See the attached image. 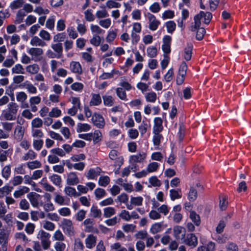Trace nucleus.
I'll return each instance as SVG.
<instances>
[{"mask_svg":"<svg viewBox=\"0 0 251 251\" xmlns=\"http://www.w3.org/2000/svg\"><path fill=\"white\" fill-rule=\"evenodd\" d=\"M211 18L212 15L208 12L200 11L194 16V22L191 24L189 29L191 31H197L196 37L198 40H201L205 33L204 28L201 27V21L207 25L210 23Z\"/></svg>","mask_w":251,"mask_h":251,"instance_id":"obj_1","label":"nucleus"},{"mask_svg":"<svg viewBox=\"0 0 251 251\" xmlns=\"http://www.w3.org/2000/svg\"><path fill=\"white\" fill-rule=\"evenodd\" d=\"M19 106L15 102H10L7 105L6 109L3 110L0 115L2 120L13 121L17 117Z\"/></svg>","mask_w":251,"mask_h":251,"instance_id":"obj_2","label":"nucleus"},{"mask_svg":"<svg viewBox=\"0 0 251 251\" xmlns=\"http://www.w3.org/2000/svg\"><path fill=\"white\" fill-rule=\"evenodd\" d=\"M27 52L31 56V59L35 62H37L42 59L43 50L39 48H28Z\"/></svg>","mask_w":251,"mask_h":251,"instance_id":"obj_3","label":"nucleus"},{"mask_svg":"<svg viewBox=\"0 0 251 251\" xmlns=\"http://www.w3.org/2000/svg\"><path fill=\"white\" fill-rule=\"evenodd\" d=\"M202 186L197 183L195 185L191 186L187 194V199L190 202H194L198 197V193L202 189Z\"/></svg>","mask_w":251,"mask_h":251,"instance_id":"obj_4","label":"nucleus"},{"mask_svg":"<svg viewBox=\"0 0 251 251\" xmlns=\"http://www.w3.org/2000/svg\"><path fill=\"white\" fill-rule=\"evenodd\" d=\"M61 227L64 232L68 236H72L74 235V228L71 220L63 219L61 221Z\"/></svg>","mask_w":251,"mask_h":251,"instance_id":"obj_5","label":"nucleus"},{"mask_svg":"<svg viewBox=\"0 0 251 251\" xmlns=\"http://www.w3.org/2000/svg\"><path fill=\"white\" fill-rule=\"evenodd\" d=\"M91 121L93 124L98 128H103L105 125L104 118L101 115L98 113L93 114Z\"/></svg>","mask_w":251,"mask_h":251,"instance_id":"obj_6","label":"nucleus"},{"mask_svg":"<svg viewBox=\"0 0 251 251\" xmlns=\"http://www.w3.org/2000/svg\"><path fill=\"white\" fill-rule=\"evenodd\" d=\"M109 158L114 161V165L120 168L123 164L124 158L119 155V152L115 150H112L109 153Z\"/></svg>","mask_w":251,"mask_h":251,"instance_id":"obj_7","label":"nucleus"},{"mask_svg":"<svg viewBox=\"0 0 251 251\" xmlns=\"http://www.w3.org/2000/svg\"><path fill=\"white\" fill-rule=\"evenodd\" d=\"M16 100L21 104L22 108H27L29 107V104L25 101L27 98V94L23 91L18 92L16 93Z\"/></svg>","mask_w":251,"mask_h":251,"instance_id":"obj_8","label":"nucleus"},{"mask_svg":"<svg viewBox=\"0 0 251 251\" xmlns=\"http://www.w3.org/2000/svg\"><path fill=\"white\" fill-rule=\"evenodd\" d=\"M147 17L149 20V28L152 31L156 30L160 23L155 16L151 13H148Z\"/></svg>","mask_w":251,"mask_h":251,"instance_id":"obj_9","label":"nucleus"},{"mask_svg":"<svg viewBox=\"0 0 251 251\" xmlns=\"http://www.w3.org/2000/svg\"><path fill=\"white\" fill-rule=\"evenodd\" d=\"M8 238V232L4 230H0V245L1 246L2 251H7Z\"/></svg>","mask_w":251,"mask_h":251,"instance_id":"obj_10","label":"nucleus"},{"mask_svg":"<svg viewBox=\"0 0 251 251\" xmlns=\"http://www.w3.org/2000/svg\"><path fill=\"white\" fill-rule=\"evenodd\" d=\"M171 37L169 35H165L163 38V44L162 49L164 52V54L167 55L171 51Z\"/></svg>","mask_w":251,"mask_h":251,"instance_id":"obj_11","label":"nucleus"},{"mask_svg":"<svg viewBox=\"0 0 251 251\" xmlns=\"http://www.w3.org/2000/svg\"><path fill=\"white\" fill-rule=\"evenodd\" d=\"M174 235L176 239L183 240L185 236V229L181 226H176L174 227Z\"/></svg>","mask_w":251,"mask_h":251,"instance_id":"obj_12","label":"nucleus"},{"mask_svg":"<svg viewBox=\"0 0 251 251\" xmlns=\"http://www.w3.org/2000/svg\"><path fill=\"white\" fill-rule=\"evenodd\" d=\"M24 133V128L21 125L17 126L13 132L14 139L17 141H21L23 138Z\"/></svg>","mask_w":251,"mask_h":251,"instance_id":"obj_13","label":"nucleus"},{"mask_svg":"<svg viewBox=\"0 0 251 251\" xmlns=\"http://www.w3.org/2000/svg\"><path fill=\"white\" fill-rule=\"evenodd\" d=\"M97 240V236L93 234L88 235L85 239L86 247L89 249L94 248L96 245Z\"/></svg>","mask_w":251,"mask_h":251,"instance_id":"obj_14","label":"nucleus"},{"mask_svg":"<svg viewBox=\"0 0 251 251\" xmlns=\"http://www.w3.org/2000/svg\"><path fill=\"white\" fill-rule=\"evenodd\" d=\"M147 154L144 152H141L135 155H131L129 159L130 163L133 164L143 161L146 158Z\"/></svg>","mask_w":251,"mask_h":251,"instance_id":"obj_15","label":"nucleus"},{"mask_svg":"<svg viewBox=\"0 0 251 251\" xmlns=\"http://www.w3.org/2000/svg\"><path fill=\"white\" fill-rule=\"evenodd\" d=\"M69 185H75L79 182V179L75 172H71L68 174L66 180Z\"/></svg>","mask_w":251,"mask_h":251,"instance_id":"obj_16","label":"nucleus"},{"mask_svg":"<svg viewBox=\"0 0 251 251\" xmlns=\"http://www.w3.org/2000/svg\"><path fill=\"white\" fill-rule=\"evenodd\" d=\"M69 69L70 71L75 74L80 75L82 73V68L81 64L77 61H72L70 62Z\"/></svg>","mask_w":251,"mask_h":251,"instance_id":"obj_17","label":"nucleus"},{"mask_svg":"<svg viewBox=\"0 0 251 251\" xmlns=\"http://www.w3.org/2000/svg\"><path fill=\"white\" fill-rule=\"evenodd\" d=\"M21 88L26 89L27 91L32 94H35L37 92V89L30 81L26 80L20 85Z\"/></svg>","mask_w":251,"mask_h":251,"instance_id":"obj_18","label":"nucleus"},{"mask_svg":"<svg viewBox=\"0 0 251 251\" xmlns=\"http://www.w3.org/2000/svg\"><path fill=\"white\" fill-rule=\"evenodd\" d=\"M185 244L194 248L198 244V240L197 237L194 234H188L186 239L183 240Z\"/></svg>","mask_w":251,"mask_h":251,"instance_id":"obj_19","label":"nucleus"},{"mask_svg":"<svg viewBox=\"0 0 251 251\" xmlns=\"http://www.w3.org/2000/svg\"><path fill=\"white\" fill-rule=\"evenodd\" d=\"M101 171V169L98 167L91 168L86 174V176L88 179H94L100 175Z\"/></svg>","mask_w":251,"mask_h":251,"instance_id":"obj_20","label":"nucleus"},{"mask_svg":"<svg viewBox=\"0 0 251 251\" xmlns=\"http://www.w3.org/2000/svg\"><path fill=\"white\" fill-rule=\"evenodd\" d=\"M91 96V98L89 101L90 106H99L101 104L102 100L99 94L92 93Z\"/></svg>","mask_w":251,"mask_h":251,"instance_id":"obj_21","label":"nucleus"},{"mask_svg":"<svg viewBox=\"0 0 251 251\" xmlns=\"http://www.w3.org/2000/svg\"><path fill=\"white\" fill-rule=\"evenodd\" d=\"M117 32L116 29L109 30L105 37L106 42L109 44H112L117 36Z\"/></svg>","mask_w":251,"mask_h":251,"instance_id":"obj_22","label":"nucleus"},{"mask_svg":"<svg viewBox=\"0 0 251 251\" xmlns=\"http://www.w3.org/2000/svg\"><path fill=\"white\" fill-rule=\"evenodd\" d=\"M91 140L94 144L100 142L102 140L101 132L98 129L95 130L93 132H92Z\"/></svg>","mask_w":251,"mask_h":251,"instance_id":"obj_23","label":"nucleus"},{"mask_svg":"<svg viewBox=\"0 0 251 251\" xmlns=\"http://www.w3.org/2000/svg\"><path fill=\"white\" fill-rule=\"evenodd\" d=\"M84 226V230L87 232H93L95 228L93 226L94 224V220L92 219H86L83 223Z\"/></svg>","mask_w":251,"mask_h":251,"instance_id":"obj_24","label":"nucleus"},{"mask_svg":"<svg viewBox=\"0 0 251 251\" xmlns=\"http://www.w3.org/2000/svg\"><path fill=\"white\" fill-rule=\"evenodd\" d=\"M110 249L115 251H135L133 247H129L128 250L122 247L120 243H115L110 245Z\"/></svg>","mask_w":251,"mask_h":251,"instance_id":"obj_25","label":"nucleus"},{"mask_svg":"<svg viewBox=\"0 0 251 251\" xmlns=\"http://www.w3.org/2000/svg\"><path fill=\"white\" fill-rule=\"evenodd\" d=\"M163 129L162 120L159 117H156L154 119V126L153 132H160Z\"/></svg>","mask_w":251,"mask_h":251,"instance_id":"obj_26","label":"nucleus"},{"mask_svg":"<svg viewBox=\"0 0 251 251\" xmlns=\"http://www.w3.org/2000/svg\"><path fill=\"white\" fill-rule=\"evenodd\" d=\"M165 227L162 223H156L151 226L150 231L152 234H155L162 231Z\"/></svg>","mask_w":251,"mask_h":251,"instance_id":"obj_27","label":"nucleus"},{"mask_svg":"<svg viewBox=\"0 0 251 251\" xmlns=\"http://www.w3.org/2000/svg\"><path fill=\"white\" fill-rule=\"evenodd\" d=\"M30 44L32 46L45 47L47 45L46 43L41 39L37 36L33 37L30 41Z\"/></svg>","mask_w":251,"mask_h":251,"instance_id":"obj_28","label":"nucleus"},{"mask_svg":"<svg viewBox=\"0 0 251 251\" xmlns=\"http://www.w3.org/2000/svg\"><path fill=\"white\" fill-rule=\"evenodd\" d=\"M154 135L152 138V141L154 146V150H157L159 149V146L160 141L162 138V136L159 134V132H153Z\"/></svg>","mask_w":251,"mask_h":251,"instance_id":"obj_29","label":"nucleus"},{"mask_svg":"<svg viewBox=\"0 0 251 251\" xmlns=\"http://www.w3.org/2000/svg\"><path fill=\"white\" fill-rule=\"evenodd\" d=\"M91 128L90 125L87 123H78L76 126V132L78 133L82 132H87L89 131Z\"/></svg>","mask_w":251,"mask_h":251,"instance_id":"obj_30","label":"nucleus"},{"mask_svg":"<svg viewBox=\"0 0 251 251\" xmlns=\"http://www.w3.org/2000/svg\"><path fill=\"white\" fill-rule=\"evenodd\" d=\"M51 47L54 51V53L57 56V58H60L62 55L63 48L61 43L53 44Z\"/></svg>","mask_w":251,"mask_h":251,"instance_id":"obj_31","label":"nucleus"},{"mask_svg":"<svg viewBox=\"0 0 251 251\" xmlns=\"http://www.w3.org/2000/svg\"><path fill=\"white\" fill-rule=\"evenodd\" d=\"M25 70L28 73L34 75L38 73L40 68L38 64L34 63L26 66Z\"/></svg>","mask_w":251,"mask_h":251,"instance_id":"obj_32","label":"nucleus"},{"mask_svg":"<svg viewBox=\"0 0 251 251\" xmlns=\"http://www.w3.org/2000/svg\"><path fill=\"white\" fill-rule=\"evenodd\" d=\"M215 249V243L209 242L207 244L200 246L198 248L197 251H213Z\"/></svg>","mask_w":251,"mask_h":251,"instance_id":"obj_33","label":"nucleus"},{"mask_svg":"<svg viewBox=\"0 0 251 251\" xmlns=\"http://www.w3.org/2000/svg\"><path fill=\"white\" fill-rule=\"evenodd\" d=\"M64 191L66 195L70 197L76 198L79 196V194L76 191L75 189L70 186L65 187Z\"/></svg>","mask_w":251,"mask_h":251,"instance_id":"obj_34","label":"nucleus"},{"mask_svg":"<svg viewBox=\"0 0 251 251\" xmlns=\"http://www.w3.org/2000/svg\"><path fill=\"white\" fill-rule=\"evenodd\" d=\"M29 189L26 186H22L17 190L15 191L13 195L15 198H18L29 192Z\"/></svg>","mask_w":251,"mask_h":251,"instance_id":"obj_35","label":"nucleus"},{"mask_svg":"<svg viewBox=\"0 0 251 251\" xmlns=\"http://www.w3.org/2000/svg\"><path fill=\"white\" fill-rule=\"evenodd\" d=\"M27 197L31 204H38L40 196L35 192H31L27 195Z\"/></svg>","mask_w":251,"mask_h":251,"instance_id":"obj_36","label":"nucleus"},{"mask_svg":"<svg viewBox=\"0 0 251 251\" xmlns=\"http://www.w3.org/2000/svg\"><path fill=\"white\" fill-rule=\"evenodd\" d=\"M13 190V187L8 185H5L0 188V198H3L8 195Z\"/></svg>","mask_w":251,"mask_h":251,"instance_id":"obj_37","label":"nucleus"},{"mask_svg":"<svg viewBox=\"0 0 251 251\" xmlns=\"http://www.w3.org/2000/svg\"><path fill=\"white\" fill-rule=\"evenodd\" d=\"M11 166L9 165L4 166L1 171V176L2 177L7 180L11 175Z\"/></svg>","mask_w":251,"mask_h":251,"instance_id":"obj_38","label":"nucleus"},{"mask_svg":"<svg viewBox=\"0 0 251 251\" xmlns=\"http://www.w3.org/2000/svg\"><path fill=\"white\" fill-rule=\"evenodd\" d=\"M159 166L160 165L158 163L152 162L148 165L146 170L149 174L155 172L158 170Z\"/></svg>","mask_w":251,"mask_h":251,"instance_id":"obj_39","label":"nucleus"},{"mask_svg":"<svg viewBox=\"0 0 251 251\" xmlns=\"http://www.w3.org/2000/svg\"><path fill=\"white\" fill-rule=\"evenodd\" d=\"M192 48L193 46L191 44H188L184 49L183 57L186 61H189L191 58Z\"/></svg>","mask_w":251,"mask_h":251,"instance_id":"obj_40","label":"nucleus"},{"mask_svg":"<svg viewBox=\"0 0 251 251\" xmlns=\"http://www.w3.org/2000/svg\"><path fill=\"white\" fill-rule=\"evenodd\" d=\"M54 200L56 203L58 204H62L67 202V200H69L68 198L65 197L62 195L57 193H54Z\"/></svg>","mask_w":251,"mask_h":251,"instance_id":"obj_41","label":"nucleus"},{"mask_svg":"<svg viewBox=\"0 0 251 251\" xmlns=\"http://www.w3.org/2000/svg\"><path fill=\"white\" fill-rule=\"evenodd\" d=\"M36 153L32 150H29L22 157V160L26 161L28 160H33L36 158Z\"/></svg>","mask_w":251,"mask_h":251,"instance_id":"obj_42","label":"nucleus"},{"mask_svg":"<svg viewBox=\"0 0 251 251\" xmlns=\"http://www.w3.org/2000/svg\"><path fill=\"white\" fill-rule=\"evenodd\" d=\"M25 15L26 13L23 9H20L16 14V19L14 22L15 24H19L22 23Z\"/></svg>","mask_w":251,"mask_h":251,"instance_id":"obj_43","label":"nucleus"},{"mask_svg":"<svg viewBox=\"0 0 251 251\" xmlns=\"http://www.w3.org/2000/svg\"><path fill=\"white\" fill-rule=\"evenodd\" d=\"M102 9L97 10L96 13V16L98 19H104L108 17L109 16L108 13L105 9V6H100Z\"/></svg>","mask_w":251,"mask_h":251,"instance_id":"obj_44","label":"nucleus"},{"mask_svg":"<svg viewBox=\"0 0 251 251\" xmlns=\"http://www.w3.org/2000/svg\"><path fill=\"white\" fill-rule=\"evenodd\" d=\"M170 196L172 200L174 201L181 197V192L180 189H171L170 191Z\"/></svg>","mask_w":251,"mask_h":251,"instance_id":"obj_45","label":"nucleus"},{"mask_svg":"<svg viewBox=\"0 0 251 251\" xmlns=\"http://www.w3.org/2000/svg\"><path fill=\"white\" fill-rule=\"evenodd\" d=\"M99 25L105 29H108L111 25V20L110 18H105L100 20L98 22Z\"/></svg>","mask_w":251,"mask_h":251,"instance_id":"obj_46","label":"nucleus"},{"mask_svg":"<svg viewBox=\"0 0 251 251\" xmlns=\"http://www.w3.org/2000/svg\"><path fill=\"white\" fill-rule=\"evenodd\" d=\"M147 54L150 58L155 57L157 54V49L154 46H150L147 49Z\"/></svg>","mask_w":251,"mask_h":251,"instance_id":"obj_47","label":"nucleus"},{"mask_svg":"<svg viewBox=\"0 0 251 251\" xmlns=\"http://www.w3.org/2000/svg\"><path fill=\"white\" fill-rule=\"evenodd\" d=\"M103 104L105 106L110 107L114 103V100L113 98L109 95H104L102 97Z\"/></svg>","mask_w":251,"mask_h":251,"instance_id":"obj_48","label":"nucleus"},{"mask_svg":"<svg viewBox=\"0 0 251 251\" xmlns=\"http://www.w3.org/2000/svg\"><path fill=\"white\" fill-rule=\"evenodd\" d=\"M40 184L43 186L46 191L53 192L54 190V188L47 182L46 178H42L40 182Z\"/></svg>","mask_w":251,"mask_h":251,"instance_id":"obj_49","label":"nucleus"},{"mask_svg":"<svg viewBox=\"0 0 251 251\" xmlns=\"http://www.w3.org/2000/svg\"><path fill=\"white\" fill-rule=\"evenodd\" d=\"M12 74H24L25 70L23 66L20 64H17L11 69Z\"/></svg>","mask_w":251,"mask_h":251,"instance_id":"obj_50","label":"nucleus"},{"mask_svg":"<svg viewBox=\"0 0 251 251\" xmlns=\"http://www.w3.org/2000/svg\"><path fill=\"white\" fill-rule=\"evenodd\" d=\"M27 166L30 170H33L39 168L41 167L42 164L38 160H34L32 161L28 162L26 164Z\"/></svg>","mask_w":251,"mask_h":251,"instance_id":"obj_51","label":"nucleus"},{"mask_svg":"<svg viewBox=\"0 0 251 251\" xmlns=\"http://www.w3.org/2000/svg\"><path fill=\"white\" fill-rule=\"evenodd\" d=\"M121 4L113 0H108L105 3V7L108 9L120 8Z\"/></svg>","mask_w":251,"mask_h":251,"instance_id":"obj_52","label":"nucleus"},{"mask_svg":"<svg viewBox=\"0 0 251 251\" xmlns=\"http://www.w3.org/2000/svg\"><path fill=\"white\" fill-rule=\"evenodd\" d=\"M190 218L194 223L195 225L199 226L201 224L200 217L195 212L191 211L190 213Z\"/></svg>","mask_w":251,"mask_h":251,"instance_id":"obj_53","label":"nucleus"},{"mask_svg":"<svg viewBox=\"0 0 251 251\" xmlns=\"http://www.w3.org/2000/svg\"><path fill=\"white\" fill-rule=\"evenodd\" d=\"M50 180L56 186H60L61 183V176L56 175L53 174L49 177Z\"/></svg>","mask_w":251,"mask_h":251,"instance_id":"obj_54","label":"nucleus"},{"mask_svg":"<svg viewBox=\"0 0 251 251\" xmlns=\"http://www.w3.org/2000/svg\"><path fill=\"white\" fill-rule=\"evenodd\" d=\"M101 40V38L99 35L94 34L90 40V43L94 46L98 47L100 44Z\"/></svg>","mask_w":251,"mask_h":251,"instance_id":"obj_55","label":"nucleus"},{"mask_svg":"<svg viewBox=\"0 0 251 251\" xmlns=\"http://www.w3.org/2000/svg\"><path fill=\"white\" fill-rule=\"evenodd\" d=\"M109 177L107 176H103L100 177L98 183L101 186L105 187L109 184Z\"/></svg>","mask_w":251,"mask_h":251,"instance_id":"obj_56","label":"nucleus"},{"mask_svg":"<svg viewBox=\"0 0 251 251\" xmlns=\"http://www.w3.org/2000/svg\"><path fill=\"white\" fill-rule=\"evenodd\" d=\"M150 85V83H146L143 82H139L137 84L136 87L142 93H144L149 90Z\"/></svg>","mask_w":251,"mask_h":251,"instance_id":"obj_57","label":"nucleus"},{"mask_svg":"<svg viewBox=\"0 0 251 251\" xmlns=\"http://www.w3.org/2000/svg\"><path fill=\"white\" fill-rule=\"evenodd\" d=\"M84 246L82 242L79 239H76L75 241L74 251H82Z\"/></svg>","mask_w":251,"mask_h":251,"instance_id":"obj_58","label":"nucleus"},{"mask_svg":"<svg viewBox=\"0 0 251 251\" xmlns=\"http://www.w3.org/2000/svg\"><path fill=\"white\" fill-rule=\"evenodd\" d=\"M83 88V84L82 83L78 82H75V83H73L71 85V88L72 90L78 92H81Z\"/></svg>","mask_w":251,"mask_h":251,"instance_id":"obj_59","label":"nucleus"},{"mask_svg":"<svg viewBox=\"0 0 251 251\" xmlns=\"http://www.w3.org/2000/svg\"><path fill=\"white\" fill-rule=\"evenodd\" d=\"M61 111L57 107L52 108L49 113V116L52 118H57L61 115Z\"/></svg>","mask_w":251,"mask_h":251,"instance_id":"obj_60","label":"nucleus"},{"mask_svg":"<svg viewBox=\"0 0 251 251\" xmlns=\"http://www.w3.org/2000/svg\"><path fill=\"white\" fill-rule=\"evenodd\" d=\"M156 94L154 92H149L145 95V99L147 101L154 102L156 100Z\"/></svg>","mask_w":251,"mask_h":251,"instance_id":"obj_61","label":"nucleus"},{"mask_svg":"<svg viewBox=\"0 0 251 251\" xmlns=\"http://www.w3.org/2000/svg\"><path fill=\"white\" fill-rule=\"evenodd\" d=\"M44 141L42 139H34L33 141V148L36 151H40L43 147Z\"/></svg>","mask_w":251,"mask_h":251,"instance_id":"obj_62","label":"nucleus"},{"mask_svg":"<svg viewBox=\"0 0 251 251\" xmlns=\"http://www.w3.org/2000/svg\"><path fill=\"white\" fill-rule=\"evenodd\" d=\"M165 25L167 28V32L168 33H172L175 30L176 27V24L174 21H168L167 23H166Z\"/></svg>","mask_w":251,"mask_h":251,"instance_id":"obj_63","label":"nucleus"},{"mask_svg":"<svg viewBox=\"0 0 251 251\" xmlns=\"http://www.w3.org/2000/svg\"><path fill=\"white\" fill-rule=\"evenodd\" d=\"M24 1L23 0H15L12 1L10 4V7L12 9H16L22 6Z\"/></svg>","mask_w":251,"mask_h":251,"instance_id":"obj_64","label":"nucleus"}]
</instances>
